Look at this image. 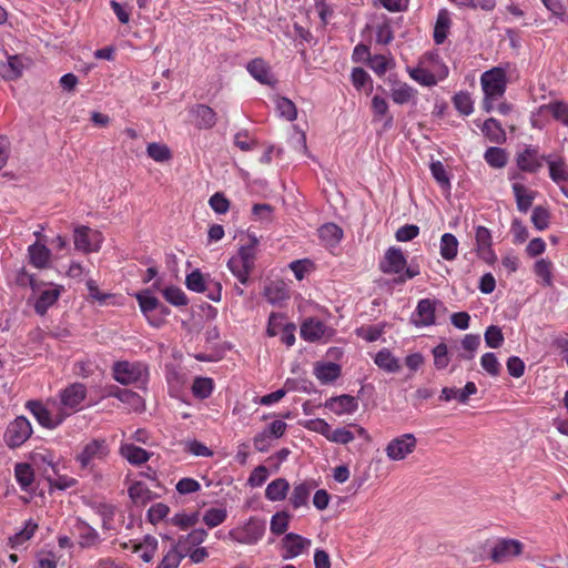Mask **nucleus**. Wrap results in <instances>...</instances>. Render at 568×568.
<instances>
[{
    "instance_id": "nucleus-54",
    "label": "nucleus",
    "mask_w": 568,
    "mask_h": 568,
    "mask_svg": "<svg viewBox=\"0 0 568 568\" xmlns=\"http://www.w3.org/2000/svg\"><path fill=\"white\" fill-rule=\"evenodd\" d=\"M207 537L206 530L199 528L192 530L187 536L181 537L179 540H183L184 547L182 552L184 557L189 554L191 547L201 545Z\"/></svg>"
},
{
    "instance_id": "nucleus-50",
    "label": "nucleus",
    "mask_w": 568,
    "mask_h": 568,
    "mask_svg": "<svg viewBox=\"0 0 568 568\" xmlns=\"http://www.w3.org/2000/svg\"><path fill=\"white\" fill-rule=\"evenodd\" d=\"M207 282V278L199 270H194L185 278L186 287L196 293L206 292Z\"/></svg>"
},
{
    "instance_id": "nucleus-48",
    "label": "nucleus",
    "mask_w": 568,
    "mask_h": 568,
    "mask_svg": "<svg viewBox=\"0 0 568 568\" xmlns=\"http://www.w3.org/2000/svg\"><path fill=\"white\" fill-rule=\"evenodd\" d=\"M112 396L116 397L122 403L130 405L134 410H140L144 406L142 397L130 389H118L112 393Z\"/></svg>"
},
{
    "instance_id": "nucleus-3",
    "label": "nucleus",
    "mask_w": 568,
    "mask_h": 568,
    "mask_svg": "<svg viewBox=\"0 0 568 568\" xmlns=\"http://www.w3.org/2000/svg\"><path fill=\"white\" fill-rule=\"evenodd\" d=\"M110 455V446L104 438H92L87 442L81 452L77 454L75 462L82 470L92 473L95 462H103Z\"/></svg>"
},
{
    "instance_id": "nucleus-10",
    "label": "nucleus",
    "mask_w": 568,
    "mask_h": 568,
    "mask_svg": "<svg viewBox=\"0 0 568 568\" xmlns=\"http://www.w3.org/2000/svg\"><path fill=\"white\" fill-rule=\"evenodd\" d=\"M417 440L413 434H404L392 439L385 453L390 460H402L415 450Z\"/></svg>"
},
{
    "instance_id": "nucleus-6",
    "label": "nucleus",
    "mask_w": 568,
    "mask_h": 568,
    "mask_svg": "<svg viewBox=\"0 0 568 568\" xmlns=\"http://www.w3.org/2000/svg\"><path fill=\"white\" fill-rule=\"evenodd\" d=\"M26 407L33 414L39 424L45 428L54 429L64 422L59 409L48 403L44 406L41 402L29 400Z\"/></svg>"
},
{
    "instance_id": "nucleus-21",
    "label": "nucleus",
    "mask_w": 568,
    "mask_h": 568,
    "mask_svg": "<svg viewBox=\"0 0 568 568\" xmlns=\"http://www.w3.org/2000/svg\"><path fill=\"white\" fill-rule=\"evenodd\" d=\"M476 393L477 387L475 383L468 382L464 388L444 387L442 389L439 398L444 402L457 399L459 403L465 404L469 399V396Z\"/></svg>"
},
{
    "instance_id": "nucleus-13",
    "label": "nucleus",
    "mask_w": 568,
    "mask_h": 568,
    "mask_svg": "<svg viewBox=\"0 0 568 568\" xmlns=\"http://www.w3.org/2000/svg\"><path fill=\"white\" fill-rule=\"evenodd\" d=\"M140 308L148 322L155 327L161 326V316H156L161 302L152 295L151 290H144L135 294Z\"/></svg>"
},
{
    "instance_id": "nucleus-31",
    "label": "nucleus",
    "mask_w": 568,
    "mask_h": 568,
    "mask_svg": "<svg viewBox=\"0 0 568 568\" xmlns=\"http://www.w3.org/2000/svg\"><path fill=\"white\" fill-rule=\"evenodd\" d=\"M264 296L272 305L281 306L290 298L288 291L283 283L272 282L264 288Z\"/></svg>"
},
{
    "instance_id": "nucleus-34",
    "label": "nucleus",
    "mask_w": 568,
    "mask_h": 568,
    "mask_svg": "<svg viewBox=\"0 0 568 568\" xmlns=\"http://www.w3.org/2000/svg\"><path fill=\"white\" fill-rule=\"evenodd\" d=\"M546 162L549 166V176L556 184L568 182V165L562 158L548 156Z\"/></svg>"
},
{
    "instance_id": "nucleus-29",
    "label": "nucleus",
    "mask_w": 568,
    "mask_h": 568,
    "mask_svg": "<svg viewBox=\"0 0 568 568\" xmlns=\"http://www.w3.org/2000/svg\"><path fill=\"white\" fill-rule=\"evenodd\" d=\"M23 68L22 59L11 55L6 62H0V77L4 80H16L22 75Z\"/></svg>"
},
{
    "instance_id": "nucleus-56",
    "label": "nucleus",
    "mask_w": 568,
    "mask_h": 568,
    "mask_svg": "<svg viewBox=\"0 0 568 568\" xmlns=\"http://www.w3.org/2000/svg\"><path fill=\"white\" fill-rule=\"evenodd\" d=\"M213 390V381L207 377H196L192 385L193 395L197 398H207Z\"/></svg>"
},
{
    "instance_id": "nucleus-5",
    "label": "nucleus",
    "mask_w": 568,
    "mask_h": 568,
    "mask_svg": "<svg viewBox=\"0 0 568 568\" xmlns=\"http://www.w3.org/2000/svg\"><path fill=\"white\" fill-rule=\"evenodd\" d=\"M484 94L488 98H501L506 91V70L500 67L485 71L480 77Z\"/></svg>"
},
{
    "instance_id": "nucleus-2",
    "label": "nucleus",
    "mask_w": 568,
    "mask_h": 568,
    "mask_svg": "<svg viewBox=\"0 0 568 568\" xmlns=\"http://www.w3.org/2000/svg\"><path fill=\"white\" fill-rule=\"evenodd\" d=\"M112 371L114 379L122 385L134 384L138 387H143L149 378L148 366L141 362H116Z\"/></svg>"
},
{
    "instance_id": "nucleus-24",
    "label": "nucleus",
    "mask_w": 568,
    "mask_h": 568,
    "mask_svg": "<svg viewBox=\"0 0 568 568\" xmlns=\"http://www.w3.org/2000/svg\"><path fill=\"white\" fill-rule=\"evenodd\" d=\"M311 546V540L296 534H287L283 538V548L288 557H296Z\"/></svg>"
},
{
    "instance_id": "nucleus-53",
    "label": "nucleus",
    "mask_w": 568,
    "mask_h": 568,
    "mask_svg": "<svg viewBox=\"0 0 568 568\" xmlns=\"http://www.w3.org/2000/svg\"><path fill=\"white\" fill-rule=\"evenodd\" d=\"M535 274L542 280L546 286L552 285V263L549 260L540 258L535 263Z\"/></svg>"
},
{
    "instance_id": "nucleus-11",
    "label": "nucleus",
    "mask_w": 568,
    "mask_h": 568,
    "mask_svg": "<svg viewBox=\"0 0 568 568\" xmlns=\"http://www.w3.org/2000/svg\"><path fill=\"white\" fill-rule=\"evenodd\" d=\"M63 291L62 286L54 284H39L38 290L34 292L38 294V298L34 304V311L39 315H44L49 307H51Z\"/></svg>"
},
{
    "instance_id": "nucleus-44",
    "label": "nucleus",
    "mask_w": 568,
    "mask_h": 568,
    "mask_svg": "<svg viewBox=\"0 0 568 568\" xmlns=\"http://www.w3.org/2000/svg\"><path fill=\"white\" fill-rule=\"evenodd\" d=\"M14 475L21 489L28 491L34 479L31 466L29 464H17Z\"/></svg>"
},
{
    "instance_id": "nucleus-55",
    "label": "nucleus",
    "mask_w": 568,
    "mask_h": 568,
    "mask_svg": "<svg viewBox=\"0 0 568 568\" xmlns=\"http://www.w3.org/2000/svg\"><path fill=\"white\" fill-rule=\"evenodd\" d=\"M275 103L276 110L282 118H284L287 121H294L296 119V106L290 99L277 97Z\"/></svg>"
},
{
    "instance_id": "nucleus-22",
    "label": "nucleus",
    "mask_w": 568,
    "mask_h": 568,
    "mask_svg": "<svg viewBox=\"0 0 568 568\" xmlns=\"http://www.w3.org/2000/svg\"><path fill=\"white\" fill-rule=\"evenodd\" d=\"M30 263L37 268H47L50 265L51 251L39 242L28 247Z\"/></svg>"
},
{
    "instance_id": "nucleus-43",
    "label": "nucleus",
    "mask_w": 568,
    "mask_h": 568,
    "mask_svg": "<svg viewBox=\"0 0 568 568\" xmlns=\"http://www.w3.org/2000/svg\"><path fill=\"white\" fill-rule=\"evenodd\" d=\"M227 267L231 273L242 283L246 284L248 281V276L253 270L246 263L241 262L237 257L232 256L227 262Z\"/></svg>"
},
{
    "instance_id": "nucleus-23",
    "label": "nucleus",
    "mask_w": 568,
    "mask_h": 568,
    "mask_svg": "<svg viewBox=\"0 0 568 568\" xmlns=\"http://www.w3.org/2000/svg\"><path fill=\"white\" fill-rule=\"evenodd\" d=\"M315 484L313 481H302L295 484L290 496V504L293 508L297 509L303 506H307L311 491L314 489Z\"/></svg>"
},
{
    "instance_id": "nucleus-59",
    "label": "nucleus",
    "mask_w": 568,
    "mask_h": 568,
    "mask_svg": "<svg viewBox=\"0 0 568 568\" xmlns=\"http://www.w3.org/2000/svg\"><path fill=\"white\" fill-rule=\"evenodd\" d=\"M226 517L227 513L225 508H210L205 511L203 516V521L210 528H214L224 523Z\"/></svg>"
},
{
    "instance_id": "nucleus-45",
    "label": "nucleus",
    "mask_w": 568,
    "mask_h": 568,
    "mask_svg": "<svg viewBox=\"0 0 568 568\" xmlns=\"http://www.w3.org/2000/svg\"><path fill=\"white\" fill-rule=\"evenodd\" d=\"M37 529L38 524L31 519L28 520L20 531L16 532L13 536L9 538L11 547L18 548L19 546H21L23 542L29 540L34 535Z\"/></svg>"
},
{
    "instance_id": "nucleus-14",
    "label": "nucleus",
    "mask_w": 568,
    "mask_h": 568,
    "mask_svg": "<svg viewBox=\"0 0 568 568\" xmlns=\"http://www.w3.org/2000/svg\"><path fill=\"white\" fill-rule=\"evenodd\" d=\"M477 255L487 264H494L497 256L491 248L493 237L490 231L485 226H477L475 231Z\"/></svg>"
},
{
    "instance_id": "nucleus-25",
    "label": "nucleus",
    "mask_w": 568,
    "mask_h": 568,
    "mask_svg": "<svg viewBox=\"0 0 568 568\" xmlns=\"http://www.w3.org/2000/svg\"><path fill=\"white\" fill-rule=\"evenodd\" d=\"M120 455L130 464L135 466L146 463L151 457L150 453L133 444H122L120 447Z\"/></svg>"
},
{
    "instance_id": "nucleus-60",
    "label": "nucleus",
    "mask_w": 568,
    "mask_h": 568,
    "mask_svg": "<svg viewBox=\"0 0 568 568\" xmlns=\"http://www.w3.org/2000/svg\"><path fill=\"white\" fill-rule=\"evenodd\" d=\"M430 172L437 183L444 190L450 189V181L444 164L440 161H435L430 164Z\"/></svg>"
},
{
    "instance_id": "nucleus-30",
    "label": "nucleus",
    "mask_w": 568,
    "mask_h": 568,
    "mask_svg": "<svg viewBox=\"0 0 568 568\" xmlns=\"http://www.w3.org/2000/svg\"><path fill=\"white\" fill-rule=\"evenodd\" d=\"M538 114H551L555 120L568 126V104L562 101H555L540 105L538 109Z\"/></svg>"
},
{
    "instance_id": "nucleus-4",
    "label": "nucleus",
    "mask_w": 568,
    "mask_h": 568,
    "mask_svg": "<svg viewBox=\"0 0 568 568\" xmlns=\"http://www.w3.org/2000/svg\"><path fill=\"white\" fill-rule=\"evenodd\" d=\"M265 529V521L252 517L244 525L230 530L229 538L239 544L254 545L262 539Z\"/></svg>"
},
{
    "instance_id": "nucleus-9",
    "label": "nucleus",
    "mask_w": 568,
    "mask_h": 568,
    "mask_svg": "<svg viewBox=\"0 0 568 568\" xmlns=\"http://www.w3.org/2000/svg\"><path fill=\"white\" fill-rule=\"evenodd\" d=\"M287 428V424L283 420H274L253 438L254 448L257 452L265 453L272 446V440L281 438Z\"/></svg>"
},
{
    "instance_id": "nucleus-35",
    "label": "nucleus",
    "mask_w": 568,
    "mask_h": 568,
    "mask_svg": "<svg viewBox=\"0 0 568 568\" xmlns=\"http://www.w3.org/2000/svg\"><path fill=\"white\" fill-rule=\"evenodd\" d=\"M374 362L381 369L387 373H397L402 367L399 359L395 357L387 348L381 349L375 355Z\"/></svg>"
},
{
    "instance_id": "nucleus-19",
    "label": "nucleus",
    "mask_w": 568,
    "mask_h": 568,
    "mask_svg": "<svg viewBox=\"0 0 568 568\" xmlns=\"http://www.w3.org/2000/svg\"><path fill=\"white\" fill-rule=\"evenodd\" d=\"M194 125L200 130H209L216 124L215 111L205 104H195L190 109Z\"/></svg>"
},
{
    "instance_id": "nucleus-51",
    "label": "nucleus",
    "mask_w": 568,
    "mask_h": 568,
    "mask_svg": "<svg viewBox=\"0 0 568 568\" xmlns=\"http://www.w3.org/2000/svg\"><path fill=\"white\" fill-rule=\"evenodd\" d=\"M450 20L445 11L439 12L434 28V40L437 44H442L447 38Z\"/></svg>"
},
{
    "instance_id": "nucleus-64",
    "label": "nucleus",
    "mask_w": 568,
    "mask_h": 568,
    "mask_svg": "<svg viewBox=\"0 0 568 568\" xmlns=\"http://www.w3.org/2000/svg\"><path fill=\"white\" fill-rule=\"evenodd\" d=\"M481 367L491 376L500 373L501 366L494 353H486L480 358Z\"/></svg>"
},
{
    "instance_id": "nucleus-28",
    "label": "nucleus",
    "mask_w": 568,
    "mask_h": 568,
    "mask_svg": "<svg viewBox=\"0 0 568 568\" xmlns=\"http://www.w3.org/2000/svg\"><path fill=\"white\" fill-rule=\"evenodd\" d=\"M73 530L75 534H78L79 544L81 547H91L95 545L99 539V534L97 530L83 520L77 519L73 525Z\"/></svg>"
},
{
    "instance_id": "nucleus-42",
    "label": "nucleus",
    "mask_w": 568,
    "mask_h": 568,
    "mask_svg": "<svg viewBox=\"0 0 568 568\" xmlns=\"http://www.w3.org/2000/svg\"><path fill=\"white\" fill-rule=\"evenodd\" d=\"M91 508L102 518L103 527L110 529L115 515V507L105 501H93Z\"/></svg>"
},
{
    "instance_id": "nucleus-47",
    "label": "nucleus",
    "mask_w": 568,
    "mask_h": 568,
    "mask_svg": "<svg viewBox=\"0 0 568 568\" xmlns=\"http://www.w3.org/2000/svg\"><path fill=\"white\" fill-rule=\"evenodd\" d=\"M409 75L422 85L433 87L437 84L436 79L429 72V68L420 60L419 65L409 71Z\"/></svg>"
},
{
    "instance_id": "nucleus-17",
    "label": "nucleus",
    "mask_w": 568,
    "mask_h": 568,
    "mask_svg": "<svg viewBox=\"0 0 568 568\" xmlns=\"http://www.w3.org/2000/svg\"><path fill=\"white\" fill-rule=\"evenodd\" d=\"M523 550V544L515 539L499 540L491 550V559L495 562L507 561L518 556Z\"/></svg>"
},
{
    "instance_id": "nucleus-57",
    "label": "nucleus",
    "mask_w": 568,
    "mask_h": 568,
    "mask_svg": "<svg viewBox=\"0 0 568 568\" xmlns=\"http://www.w3.org/2000/svg\"><path fill=\"white\" fill-rule=\"evenodd\" d=\"M164 298L174 306H185L187 297L185 293L176 286H169L162 291Z\"/></svg>"
},
{
    "instance_id": "nucleus-8",
    "label": "nucleus",
    "mask_w": 568,
    "mask_h": 568,
    "mask_svg": "<svg viewBox=\"0 0 568 568\" xmlns=\"http://www.w3.org/2000/svg\"><path fill=\"white\" fill-rule=\"evenodd\" d=\"M32 435V426L24 416L12 420L4 433V440L9 447H19Z\"/></svg>"
},
{
    "instance_id": "nucleus-63",
    "label": "nucleus",
    "mask_w": 568,
    "mask_h": 568,
    "mask_svg": "<svg viewBox=\"0 0 568 568\" xmlns=\"http://www.w3.org/2000/svg\"><path fill=\"white\" fill-rule=\"evenodd\" d=\"M484 337L487 346L491 348H498L504 342V334L500 327L495 325L487 327Z\"/></svg>"
},
{
    "instance_id": "nucleus-40",
    "label": "nucleus",
    "mask_w": 568,
    "mask_h": 568,
    "mask_svg": "<svg viewBox=\"0 0 568 568\" xmlns=\"http://www.w3.org/2000/svg\"><path fill=\"white\" fill-rule=\"evenodd\" d=\"M257 244L258 241L255 236H248V242L243 244L234 256L254 268Z\"/></svg>"
},
{
    "instance_id": "nucleus-37",
    "label": "nucleus",
    "mask_w": 568,
    "mask_h": 568,
    "mask_svg": "<svg viewBox=\"0 0 568 568\" xmlns=\"http://www.w3.org/2000/svg\"><path fill=\"white\" fill-rule=\"evenodd\" d=\"M481 131L490 142L503 143L506 140L504 129L494 118H489L483 123Z\"/></svg>"
},
{
    "instance_id": "nucleus-61",
    "label": "nucleus",
    "mask_w": 568,
    "mask_h": 568,
    "mask_svg": "<svg viewBox=\"0 0 568 568\" xmlns=\"http://www.w3.org/2000/svg\"><path fill=\"white\" fill-rule=\"evenodd\" d=\"M291 516L286 511H280L273 515L271 519V531L275 535H282L288 527Z\"/></svg>"
},
{
    "instance_id": "nucleus-1",
    "label": "nucleus",
    "mask_w": 568,
    "mask_h": 568,
    "mask_svg": "<svg viewBox=\"0 0 568 568\" xmlns=\"http://www.w3.org/2000/svg\"><path fill=\"white\" fill-rule=\"evenodd\" d=\"M87 387L82 383H72L61 389L57 397L50 398L48 404L57 407L65 419L70 415L81 410L87 398Z\"/></svg>"
},
{
    "instance_id": "nucleus-20",
    "label": "nucleus",
    "mask_w": 568,
    "mask_h": 568,
    "mask_svg": "<svg viewBox=\"0 0 568 568\" xmlns=\"http://www.w3.org/2000/svg\"><path fill=\"white\" fill-rule=\"evenodd\" d=\"M326 406L336 415H344L356 412L358 402L354 396L345 394L331 398Z\"/></svg>"
},
{
    "instance_id": "nucleus-12",
    "label": "nucleus",
    "mask_w": 568,
    "mask_h": 568,
    "mask_svg": "<svg viewBox=\"0 0 568 568\" xmlns=\"http://www.w3.org/2000/svg\"><path fill=\"white\" fill-rule=\"evenodd\" d=\"M333 334V328L326 326L322 321L314 317L306 318L301 325V337L307 342L329 339Z\"/></svg>"
},
{
    "instance_id": "nucleus-33",
    "label": "nucleus",
    "mask_w": 568,
    "mask_h": 568,
    "mask_svg": "<svg viewBox=\"0 0 568 568\" xmlns=\"http://www.w3.org/2000/svg\"><path fill=\"white\" fill-rule=\"evenodd\" d=\"M513 192L516 199L517 207L520 212L526 213L532 204L537 192L527 189L520 183L513 184Z\"/></svg>"
},
{
    "instance_id": "nucleus-16",
    "label": "nucleus",
    "mask_w": 568,
    "mask_h": 568,
    "mask_svg": "<svg viewBox=\"0 0 568 568\" xmlns=\"http://www.w3.org/2000/svg\"><path fill=\"white\" fill-rule=\"evenodd\" d=\"M405 267L406 258L397 247H389L379 263V268L385 274H400Z\"/></svg>"
},
{
    "instance_id": "nucleus-62",
    "label": "nucleus",
    "mask_w": 568,
    "mask_h": 568,
    "mask_svg": "<svg viewBox=\"0 0 568 568\" xmlns=\"http://www.w3.org/2000/svg\"><path fill=\"white\" fill-rule=\"evenodd\" d=\"M148 155L156 162H164L171 158L169 148L160 143H150L146 148Z\"/></svg>"
},
{
    "instance_id": "nucleus-32",
    "label": "nucleus",
    "mask_w": 568,
    "mask_h": 568,
    "mask_svg": "<svg viewBox=\"0 0 568 568\" xmlns=\"http://www.w3.org/2000/svg\"><path fill=\"white\" fill-rule=\"evenodd\" d=\"M423 62L429 68V72L436 79V82L442 81L448 75L447 65L440 60L437 53H425L422 58Z\"/></svg>"
},
{
    "instance_id": "nucleus-49",
    "label": "nucleus",
    "mask_w": 568,
    "mask_h": 568,
    "mask_svg": "<svg viewBox=\"0 0 568 568\" xmlns=\"http://www.w3.org/2000/svg\"><path fill=\"white\" fill-rule=\"evenodd\" d=\"M453 104L463 115H469L474 111V101L468 92L460 91L453 97Z\"/></svg>"
},
{
    "instance_id": "nucleus-26",
    "label": "nucleus",
    "mask_w": 568,
    "mask_h": 568,
    "mask_svg": "<svg viewBox=\"0 0 568 568\" xmlns=\"http://www.w3.org/2000/svg\"><path fill=\"white\" fill-rule=\"evenodd\" d=\"M247 71L255 80L262 84L271 85L274 83V79L270 72L267 63L260 58L252 60L247 64Z\"/></svg>"
},
{
    "instance_id": "nucleus-7",
    "label": "nucleus",
    "mask_w": 568,
    "mask_h": 568,
    "mask_svg": "<svg viewBox=\"0 0 568 568\" xmlns=\"http://www.w3.org/2000/svg\"><path fill=\"white\" fill-rule=\"evenodd\" d=\"M103 236L101 232L92 230L89 226H78L74 229V247L84 253L98 252L101 248Z\"/></svg>"
},
{
    "instance_id": "nucleus-39",
    "label": "nucleus",
    "mask_w": 568,
    "mask_h": 568,
    "mask_svg": "<svg viewBox=\"0 0 568 568\" xmlns=\"http://www.w3.org/2000/svg\"><path fill=\"white\" fill-rule=\"evenodd\" d=\"M396 104H406L416 95V91L407 83H395L389 93Z\"/></svg>"
},
{
    "instance_id": "nucleus-41",
    "label": "nucleus",
    "mask_w": 568,
    "mask_h": 568,
    "mask_svg": "<svg viewBox=\"0 0 568 568\" xmlns=\"http://www.w3.org/2000/svg\"><path fill=\"white\" fill-rule=\"evenodd\" d=\"M458 240L452 233H445L440 239V255L446 261H453L457 256Z\"/></svg>"
},
{
    "instance_id": "nucleus-38",
    "label": "nucleus",
    "mask_w": 568,
    "mask_h": 568,
    "mask_svg": "<svg viewBox=\"0 0 568 568\" xmlns=\"http://www.w3.org/2000/svg\"><path fill=\"white\" fill-rule=\"evenodd\" d=\"M318 236L325 245L334 246L341 241L343 231L334 223H326L318 229Z\"/></svg>"
},
{
    "instance_id": "nucleus-18",
    "label": "nucleus",
    "mask_w": 568,
    "mask_h": 568,
    "mask_svg": "<svg viewBox=\"0 0 568 568\" xmlns=\"http://www.w3.org/2000/svg\"><path fill=\"white\" fill-rule=\"evenodd\" d=\"M436 301L420 300L412 314V323L416 326H429L435 323Z\"/></svg>"
},
{
    "instance_id": "nucleus-27",
    "label": "nucleus",
    "mask_w": 568,
    "mask_h": 568,
    "mask_svg": "<svg viewBox=\"0 0 568 568\" xmlns=\"http://www.w3.org/2000/svg\"><path fill=\"white\" fill-rule=\"evenodd\" d=\"M314 375L322 384H328L341 376V366L332 362L317 363L314 367Z\"/></svg>"
},
{
    "instance_id": "nucleus-15",
    "label": "nucleus",
    "mask_w": 568,
    "mask_h": 568,
    "mask_svg": "<svg viewBox=\"0 0 568 568\" xmlns=\"http://www.w3.org/2000/svg\"><path fill=\"white\" fill-rule=\"evenodd\" d=\"M546 155H541L538 152L537 148L526 146L521 152L517 154V165L518 168L528 173L537 172L541 166L544 161H547Z\"/></svg>"
},
{
    "instance_id": "nucleus-36",
    "label": "nucleus",
    "mask_w": 568,
    "mask_h": 568,
    "mask_svg": "<svg viewBox=\"0 0 568 568\" xmlns=\"http://www.w3.org/2000/svg\"><path fill=\"white\" fill-rule=\"evenodd\" d=\"M288 489L290 484L285 478H276L267 485L265 497L271 501H281L285 499Z\"/></svg>"
},
{
    "instance_id": "nucleus-52",
    "label": "nucleus",
    "mask_w": 568,
    "mask_h": 568,
    "mask_svg": "<svg viewBox=\"0 0 568 568\" xmlns=\"http://www.w3.org/2000/svg\"><path fill=\"white\" fill-rule=\"evenodd\" d=\"M485 161L493 168L501 169L507 164V154L503 149L488 148L484 154Z\"/></svg>"
},
{
    "instance_id": "nucleus-58",
    "label": "nucleus",
    "mask_w": 568,
    "mask_h": 568,
    "mask_svg": "<svg viewBox=\"0 0 568 568\" xmlns=\"http://www.w3.org/2000/svg\"><path fill=\"white\" fill-rule=\"evenodd\" d=\"M128 493L134 504H145L149 500L150 490L141 481L133 483Z\"/></svg>"
},
{
    "instance_id": "nucleus-46",
    "label": "nucleus",
    "mask_w": 568,
    "mask_h": 568,
    "mask_svg": "<svg viewBox=\"0 0 568 568\" xmlns=\"http://www.w3.org/2000/svg\"><path fill=\"white\" fill-rule=\"evenodd\" d=\"M183 547V540H179L176 546L164 556L158 568H178L184 557V554L182 552Z\"/></svg>"
}]
</instances>
